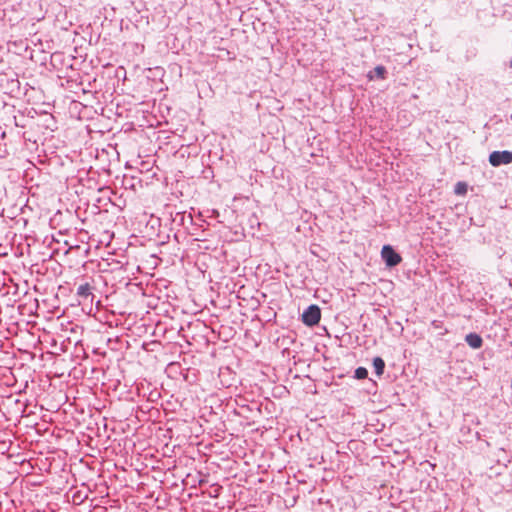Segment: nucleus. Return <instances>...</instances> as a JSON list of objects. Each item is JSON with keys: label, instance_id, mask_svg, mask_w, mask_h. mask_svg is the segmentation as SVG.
<instances>
[{"label": "nucleus", "instance_id": "1", "mask_svg": "<svg viewBox=\"0 0 512 512\" xmlns=\"http://www.w3.org/2000/svg\"><path fill=\"white\" fill-rule=\"evenodd\" d=\"M321 320V310L317 305H310L302 314V322L313 327Z\"/></svg>", "mask_w": 512, "mask_h": 512}, {"label": "nucleus", "instance_id": "2", "mask_svg": "<svg viewBox=\"0 0 512 512\" xmlns=\"http://www.w3.org/2000/svg\"><path fill=\"white\" fill-rule=\"evenodd\" d=\"M381 257L388 267H394L401 263L402 257L390 245H384Z\"/></svg>", "mask_w": 512, "mask_h": 512}, {"label": "nucleus", "instance_id": "3", "mask_svg": "<svg viewBox=\"0 0 512 512\" xmlns=\"http://www.w3.org/2000/svg\"><path fill=\"white\" fill-rule=\"evenodd\" d=\"M489 162L492 166L507 165L512 163V152L510 151H494L489 155Z\"/></svg>", "mask_w": 512, "mask_h": 512}, {"label": "nucleus", "instance_id": "4", "mask_svg": "<svg viewBox=\"0 0 512 512\" xmlns=\"http://www.w3.org/2000/svg\"><path fill=\"white\" fill-rule=\"evenodd\" d=\"M92 290L93 288L90 283L86 282L77 288V296L82 300H87L88 298H91L92 300L94 297Z\"/></svg>", "mask_w": 512, "mask_h": 512}, {"label": "nucleus", "instance_id": "5", "mask_svg": "<svg viewBox=\"0 0 512 512\" xmlns=\"http://www.w3.org/2000/svg\"><path fill=\"white\" fill-rule=\"evenodd\" d=\"M466 343L473 349H479L483 345V340L477 333H469L465 337Z\"/></svg>", "mask_w": 512, "mask_h": 512}, {"label": "nucleus", "instance_id": "6", "mask_svg": "<svg viewBox=\"0 0 512 512\" xmlns=\"http://www.w3.org/2000/svg\"><path fill=\"white\" fill-rule=\"evenodd\" d=\"M386 74H387L386 68L382 65H378L374 68L373 71H370L368 73L367 77L369 80H373L375 77L383 80L386 78Z\"/></svg>", "mask_w": 512, "mask_h": 512}, {"label": "nucleus", "instance_id": "7", "mask_svg": "<svg viewBox=\"0 0 512 512\" xmlns=\"http://www.w3.org/2000/svg\"><path fill=\"white\" fill-rule=\"evenodd\" d=\"M373 366H374V369H375V373L378 376H381L384 373L385 362H384V360L382 358L375 357L373 359Z\"/></svg>", "mask_w": 512, "mask_h": 512}, {"label": "nucleus", "instance_id": "8", "mask_svg": "<svg viewBox=\"0 0 512 512\" xmlns=\"http://www.w3.org/2000/svg\"><path fill=\"white\" fill-rule=\"evenodd\" d=\"M454 192L456 195L463 196L467 193V184L465 182H458L455 185Z\"/></svg>", "mask_w": 512, "mask_h": 512}, {"label": "nucleus", "instance_id": "9", "mask_svg": "<svg viewBox=\"0 0 512 512\" xmlns=\"http://www.w3.org/2000/svg\"><path fill=\"white\" fill-rule=\"evenodd\" d=\"M367 376H368V371L365 367H358L355 370V378H357L359 380H363V379H366Z\"/></svg>", "mask_w": 512, "mask_h": 512}, {"label": "nucleus", "instance_id": "10", "mask_svg": "<svg viewBox=\"0 0 512 512\" xmlns=\"http://www.w3.org/2000/svg\"><path fill=\"white\" fill-rule=\"evenodd\" d=\"M510 67L512 68V58H511V61H510Z\"/></svg>", "mask_w": 512, "mask_h": 512}]
</instances>
